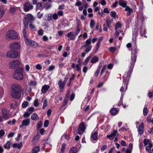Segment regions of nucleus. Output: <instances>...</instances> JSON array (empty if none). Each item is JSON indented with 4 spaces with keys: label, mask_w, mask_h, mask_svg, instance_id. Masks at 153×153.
Masks as SVG:
<instances>
[{
    "label": "nucleus",
    "mask_w": 153,
    "mask_h": 153,
    "mask_svg": "<svg viewBox=\"0 0 153 153\" xmlns=\"http://www.w3.org/2000/svg\"><path fill=\"white\" fill-rule=\"evenodd\" d=\"M119 4L120 5L123 7H127L126 3L123 0H120L119 1Z\"/></svg>",
    "instance_id": "bb28decb"
},
{
    "label": "nucleus",
    "mask_w": 153,
    "mask_h": 153,
    "mask_svg": "<svg viewBox=\"0 0 153 153\" xmlns=\"http://www.w3.org/2000/svg\"><path fill=\"white\" fill-rule=\"evenodd\" d=\"M23 70L22 68H19L16 70L14 74L13 75V77L16 79L21 80L23 78Z\"/></svg>",
    "instance_id": "7ed1b4c3"
},
{
    "label": "nucleus",
    "mask_w": 153,
    "mask_h": 153,
    "mask_svg": "<svg viewBox=\"0 0 153 153\" xmlns=\"http://www.w3.org/2000/svg\"><path fill=\"white\" fill-rule=\"evenodd\" d=\"M71 66L72 68L75 69L78 71H81V65L80 64H76L74 63H72Z\"/></svg>",
    "instance_id": "4468645a"
},
{
    "label": "nucleus",
    "mask_w": 153,
    "mask_h": 153,
    "mask_svg": "<svg viewBox=\"0 0 153 153\" xmlns=\"http://www.w3.org/2000/svg\"><path fill=\"white\" fill-rule=\"evenodd\" d=\"M43 4V3H38L36 5V7L38 9H41Z\"/></svg>",
    "instance_id": "bf43d9fd"
},
{
    "label": "nucleus",
    "mask_w": 153,
    "mask_h": 153,
    "mask_svg": "<svg viewBox=\"0 0 153 153\" xmlns=\"http://www.w3.org/2000/svg\"><path fill=\"white\" fill-rule=\"evenodd\" d=\"M116 14V13L115 11H112L111 12V16L112 17H114Z\"/></svg>",
    "instance_id": "338daca9"
},
{
    "label": "nucleus",
    "mask_w": 153,
    "mask_h": 153,
    "mask_svg": "<svg viewBox=\"0 0 153 153\" xmlns=\"http://www.w3.org/2000/svg\"><path fill=\"white\" fill-rule=\"evenodd\" d=\"M42 102L43 103L42 108L44 109L48 105L47 100L46 99H42Z\"/></svg>",
    "instance_id": "c85d7f7f"
},
{
    "label": "nucleus",
    "mask_w": 153,
    "mask_h": 153,
    "mask_svg": "<svg viewBox=\"0 0 153 153\" xmlns=\"http://www.w3.org/2000/svg\"><path fill=\"white\" fill-rule=\"evenodd\" d=\"M58 84L59 87L60 92H62L64 90V88L65 84L61 80L58 81Z\"/></svg>",
    "instance_id": "2eb2a0df"
},
{
    "label": "nucleus",
    "mask_w": 153,
    "mask_h": 153,
    "mask_svg": "<svg viewBox=\"0 0 153 153\" xmlns=\"http://www.w3.org/2000/svg\"><path fill=\"white\" fill-rule=\"evenodd\" d=\"M92 54H90L88 57L86 58L84 62V63L85 64L87 63L89 61L90 59L91 58L92 56Z\"/></svg>",
    "instance_id": "79ce46f5"
},
{
    "label": "nucleus",
    "mask_w": 153,
    "mask_h": 153,
    "mask_svg": "<svg viewBox=\"0 0 153 153\" xmlns=\"http://www.w3.org/2000/svg\"><path fill=\"white\" fill-rule=\"evenodd\" d=\"M21 86L18 84H14L11 86V96L14 98L19 99L21 96Z\"/></svg>",
    "instance_id": "f03ea898"
},
{
    "label": "nucleus",
    "mask_w": 153,
    "mask_h": 153,
    "mask_svg": "<svg viewBox=\"0 0 153 153\" xmlns=\"http://www.w3.org/2000/svg\"><path fill=\"white\" fill-rule=\"evenodd\" d=\"M98 61V58L97 56H95L93 57L91 61V62L92 63H95Z\"/></svg>",
    "instance_id": "2f4dec72"
},
{
    "label": "nucleus",
    "mask_w": 153,
    "mask_h": 153,
    "mask_svg": "<svg viewBox=\"0 0 153 153\" xmlns=\"http://www.w3.org/2000/svg\"><path fill=\"white\" fill-rule=\"evenodd\" d=\"M140 35L142 36H144V37H146L147 36L144 35L146 33V30L144 28L143 26H141V30L140 31Z\"/></svg>",
    "instance_id": "393cba45"
},
{
    "label": "nucleus",
    "mask_w": 153,
    "mask_h": 153,
    "mask_svg": "<svg viewBox=\"0 0 153 153\" xmlns=\"http://www.w3.org/2000/svg\"><path fill=\"white\" fill-rule=\"evenodd\" d=\"M31 118L33 120H39V117L38 116L37 114L35 113L31 115Z\"/></svg>",
    "instance_id": "412c9836"
},
{
    "label": "nucleus",
    "mask_w": 153,
    "mask_h": 153,
    "mask_svg": "<svg viewBox=\"0 0 153 153\" xmlns=\"http://www.w3.org/2000/svg\"><path fill=\"white\" fill-rule=\"evenodd\" d=\"M46 18L44 19V20L46 21H49L52 19V14L50 13L48 14V15L45 16Z\"/></svg>",
    "instance_id": "cd10ccee"
},
{
    "label": "nucleus",
    "mask_w": 153,
    "mask_h": 153,
    "mask_svg": "<svg viewBox=\"0 0 153 153\" xmlns=\"http://www.w3.org/2000/svg\"><path fill=\"white\" fill-rule=\"evenodd\" d=\"M38 33V35H39L42 36L43 34V30L42 29H41L39 30Z\"/></svg>",
    "instance_id": "69168bd1"
},
{
    "label": "nucleus",
    "mask_w": 153,
    "mask_h": 153,
    "mask_svg": "<svg viewBox=\"0 0 153 153\" xmlns=\"http://www.w3.org/2000/svg\"><path fill=\"white\" fill-rule=\"evenodd\" d=\"M50 88L49 85H45L42 87L41 91L43 94H45Z\"/></svg>",
    "instance_id": "a211bd4d"
},
{
    "label": "nucleus",
    "mask_w": 153,
    "mask_h": 153,
    "mask_svg": "<svg viewBox=\"0 0 153 153\" xmlns=\"http://www.w3.org/2000/svg\"><path fill=\"white\" fill-rule=\"evenodd\" d=\"M143 143L146 147V150L149 153H152L151 148L152 147V141L149 140L145 139Z\"/></svg>",
    "instance_id": "20e7f679"
},
{
    "label": "nucleus",
    "mask_w": 153,
    "mask_h": 153,
    "mask_svg": "<svg viewBox=\"0 0 153 153\" xmlns=\"http://www.w3.org/2000/svg\"><path fill=\"white\" fill-rule=\"evenodd\" d=\"M113 19H107L106 20V23L108 27H109L110 25L112 22Z\"/></svg>",
    "instance_id": "473e14b6"
},
{
    "label": "nucleus",
    "mask_w": 153,
    "mask_h": 153,
    "mask_svg": "<svg viewBox=\"0 0 153 153\" xmlns=\"http://www.w3.org/2000/svg\"><path fill=\"white\" fill-rule=\"evenodd\" d=\"M33 104L34 106L35 107H37L39 105V103H38V101L37 99H36L35 100Z\"/></svg>",
    "instance_id": "13d9d810"
},
{
    "label": "nucleus",
    "mask_w": 153,
    "mask_h": 153,
    "mask_svg": "<svg viewBox=\"0 0 153 153\" xmlns=\"http://www.w3.org/2000/svg\"><path fill=\"white\" fill-rule=\"evenodd\" d=\"M138 51V49L136 45L134 46L131 50V56L129 65L130 68L127 72H125L123 76V82L124 84L121 87L120 89V91L121 92V94H124V92L127 88V82L128 81L130 77L132 71L133 69L134 66L135 62L136 60V53Z\"/></svg>",
    "instance_id": "f257e3e1"
},
{
    "label": "nucleus",
    "mask_w": 153,
    "mask_h": 153,
    "mask_svg": "<svg viewBox=\"0 0 153 153\" xmlns=\"http://www.w3.org/2000/svg\"><path fill=\"white\" fill-rule=\"evenodd\" d=\"M4 14V10L0 8V19L1 18Z\"/></svg>",
    "instance_id": "49530a36"
},
{
    "label": "nucleus",
    "mask_w": 153,
    "mask_h": 153,
    "mask_svg": "<svg viewBox=\"0 0 153 153\" xmlns=\"http://www.w3.org/2000/svg\"><path fill=\"white\" fill-rule=\"evenodd\" d=\"M58 18V14L56 13H54L52 14V18L54 20H56Z\"/></svg>",
    "instance_id": "de8ad7c7"
},
{
    "label": "nucleus",
    "mask_w": 153,
    "mask_h": 153,
    "mask_svg": "<svg viewBox=\"0 0 153 153\" xmlns=\"http://www.w3.org/2000/svg\"><path fill=\"white\" fill-rule=\"evenodd\" d=\"M76 147L72 148L70 150L69 153H76Z\"/></svg>",
    "instance_id": "a19ab883"
},
{
    "label": "nucleus",
    "mask_w": 153,
    "mask_h": 153,
    "mask_svg": "<svg viewBox=\"0 0 153 153\" xmlns=\"http://www.w3.org/2000/svg\"><path fill=\"white\" fill-rule=\"evenodd\" d=\"M86 48L85 50V52L86 53H88L91 50V47H85Z\"/></svg>",
    "instance_id": "680f3d73"
},
{
    "label": "nucleus",
    "mask_w": 153,
    "mask_h": 153,
    "mask_svg": "<svg viewBox=\"0 0 153 153\" xmlns=\"http://www.w3.org/2000/svg\"><path fill=\"white\" fill-rule=\"evenodd\" d=\"M143 113L145 116H146L148 114V109L146 108H145L143 109Z\"/></svg>",
    "instance_id": "4d7b16f0"
},
{
    "label": "nucleus",
    "mask_w": 153,
    "mask_h": 153,
    "mask_svg": "<svg viewBox=\"0 0 153 153\" xmlns=\"http://www.w3.org/2000/svg\"><path fill=\"white\" fill-rule=\"evenodd\" d=\"M68 103V99L66 98H65L64 100V102L62 105L61 106V108H62L63 107L65 106Z\"/></svg>",
    "instance_id": "864d4df0"
},
{
    "label": "nucleus",
    "mask_w": 153,
    "mask_h": 153,
    "mask_svg": "<svg viewBox=\"0 0 153 153\" xmlns=\"http://www.w3.org/2000/svg\"><path fill=\"white\" fill-rule=\"evenodd\" d=\"M85 127L83 123H81L78 128V133L79 134H82L85 130Z\"/></svg>",
    "instance_id": "ddd939ff"
},
{
    "label": "nucleus",
    "mask_w": 153,
    "mask_h": 153,
    "mask_svg": "<svg viewBox=\"0 0 153 153\" xmlns=\"http://www.w3.org/2000/svg\"><path fill=\"white\" fill-rule=\"evenodd\" d=\"M30 115V114L26 111L25 113L23 115V116L24 118H26L29 117Z\"/></svg>",
    "instance_id": "3c124183"
},
{
    "label": "nucleus",
    "mask_w": 153,
    "mask_h": 153,
    "mask_svg": "<svg viewBox=\"0 0 153 153\" xmlns=\"http://www.w3.org/2000/svg\"><path fill=\"white\" fill-rule=\"evenodd\" d=\"M1 114L2 118L5 120H6L9 118L10 112L4 108H3L1 109Z\"/></svg>",
    "instance_id": "0eeeda50"
},
{
    "label": "nucleus",
    "mask_w": 153,
    "mask_h": 153,
    "mask_svg": "<svg viewBox=\"0 0 153 153\" xmlns=\"http://www.w3.org/2000/svg\"><path fill=\"white\" fill-rule=\"evenodd\" d=\"M16 7H12L10 8V12L11 13H13L16 11Z\"/></svg>",
    "instance_id": "052dcab7"
},
{
    "label": "nucleus",
    "mask_w": 153,
    "mask_h": 153,
    "mask_svg": "<svg viewBox=\"0 0 153 153\" xmlns=\"http://www.w3.org/2000/svg\"><path fill=\"white\" fill-rule=\"evenodd\" d=\"M34 20V18L30 14H28L23 20L24 27H27L29 22H31Z\"/></svg>",
    "instance_id": "39448f33"
},
{
    "label": "nucleus",
    "mask_w": 153,
    "mask_h": 153,
    "mask_svg": "<svg viewBox=\"0 0 153 153\" xmlns=\"http://www.w3.org/2000/svg\"><path fill=\"white\" fill-rule=\"evenodd\" d=\"M109 73L107 71L106 72L105 74L103 77V79L104 81H105L107 80L108 77L109 75Z\"/></svg>",
    "instance_id": "c9c22d12"
},
{
    "label": "nucleus",
    "mask_w": 153,
    "mask_h": 153,
    "mask_svg": "<svg viewBox=\"0 0 153 153\" xmlns=\"http://www.w3.org/2000/svg\"><path fill=\"white\" fill-rule=\"evenodd\" d=\"M144 128V123H141L139 125L138 128V131L139 133L141 135L143 133Z\"/></svg>",
    "instance_id": "aec40b11"
},
{
    "label": "nucleus",
    "mask_w": 153,
    "mask_h": 153,
    "mask_svg": "<svg viewBox=\"0 0 153 153\" xmlns=\"http://www.w3.org/2000/svg\"><path fill=\"white\" fill-rule=\"evenodd\" d=\"M30 29L33 30H35V26L32 24H30L29 25Z\"/></svg>",
    "instance_id": "8fccbe9b"
},
{
    "label": "nucleus",
    "mask_w": 153,
    "mask_h": 153,
    "mask_svg": "<svg viewBox=\"0 0 153 153\" xmlns=\"http://www.w3.org/2000/svg\"><path fill=\"white\" fill-rule=\"evenodd\" d=\"M28 105V102L27 101H25L23 102L22 104V107L24 108H26Z\"/></svg>",
    "instance_id": "5fc2aeb1"
},
{
    "label": "nucleus",
    "mask_w": 153,
    "mask_h": 153,
    "mask_svg": "<svg viewBox=\"0 0 153 153\" xmlns=\"http://www.w3.org/2000/svg\"><path fill=\"white\" fill-rule=\"evenodd\" d=\"M19 53L16 51H10L7 53V56L8 58H15L17 57Z\"/></svg>",
    "instance_id": "1a4fd4ad"
},
{
    "label": "nucleus",
    "mask_w": 153,
    "mask_h": 153,
    "mask_svg": "<svg viewBox=\"0 0 153 153\" xmlns=\"http://www.w3.org/2000/svg\"><path fill=\"white\" fill-rule=\"evenodd\" d=\"M107 148V146L106 145H103L101 149V152H103Z\"/></svg>",
    "instance_id": "0e129e2a"
},
{
    "label": "nucleus",
    "mask_w": 153,
    "mask_h": 153,
    "mask_svg": "<svg viewBox=\"0 0 153 153\" xmlns=\"http://www.w3.org/2000/svg\"><path fill=\"white\" fill-rule=\"evenodd\" d=\"M55 68V66L54 65L50 66L49 67L48 70L51 71L53 70Z\"/></svg>",
    "instance_id": "774afa93"
},
{
    "label": "nucleus",
    "mask_w": 153,
    "mask_h": 153,
    "mask_svg": "<svg viewBox=\"0 0 153 153\" xmlns=\"http://www.w3.org/2000/svg\"><path fill=\"white\" fill-rule=\"evenodd\" d=\"M7 37L11 39H15L18 37V35L17 33L12 30H10L8 31L7 33Z\"/></svg>",
    "instance_id": "423d86ee"
},
{
    "label": "nucleus",
    "mask_w": 153,
    "mask_h": 153,
    "mask_svg": "<svg viewBox=\"0 0 153 153\" xmlns=\"http://www.w3.org/2000/svg\"><path fill=\"white\" fill-rule=\"evenodd\" d=\"M25 43L27 45L30 46L34 48L36 47L37 45L36 42L28 39L27 38L25 39Z\"/></svg>",
    "instance_id": "9d476101"
},
{
    "label": "nucleus",
    "mask_w": 153,
    "mask_h": 153,
    "mask_svg": "<svg viewBox=\"0 0 153 153\" xmlns=\"http://www.w3.org/2000/svg\"><path fill=\"white\" fill-rule=\"evenodd\" d=\"M42 125V122L41 121H39L36 127L37 129H40V128L41 127Z\"/></svg>",
    "instance_id": "c03bdc74"
},
{
    "label": "nucleus",
    "mask_w": 153,
    "mask_h": 153,
    "mask_svg": "<svg viewBox=\"0 0 153 153\" xmlns=\"http://www.w3.org/2000/svg\"><path fill=\"white\" fill-rule=\"evenodd\" d=\"M122 24L120 22H117L115 27V30H117L118 29L120 28L122 26Z\"/></svg>",
    "instance_id": "58836bf2"
},
{
    "label": "nucleus",
    "mask_w": 153,
    "mask_h": 153,
    "mask_svg": "<svg viewBox=\"0 0 153 153\" xmlns=\"http://www.w3.org/2000/svg\"><path fill=\"white\" fill-rule=\"evenodd\" d=\"M30 121L29 119H27L23 120L22 122V125L20 126L21 127L22 126H28L30 124Z\"/></svg>",
    "instance_id": "6ab92c4d"
},
{
    "label": "nucleus",
    "mask_w": 153,
    "mask_h": 153,
    "mask_svg": "<svg viewBox=\"0 0 153 153\" xmlns=\"http://www.w3.org/2000/svg\"><path fill=\"white\" fill-rule=\"evenodd\" d=\"M124 96V94L122 93L120 98V100L118 104V106H120L122 104V100Z\"/></svg>",
    "instance_id": "37998d69"
},
{
    "label": "nucleus",
    "mask_w": 153,
    "mask_h": 153,
    "mask_svg": "<svg viewBox=\"0 0 153 153\" xmlns=\"http://www.w3.org/2000/svg\"><path fill=\"white\" fill-rule=\"evenodd\" d=\"M80 29L79 26H77L76 30V32L75 33L77 35L79 32Z\"/></svg>",
    "instance_id": "e2e57ef3"
},
{
    "label": "nucleus",
    "mask_w": 153,
    "mask_h": 153,
    "mask_svg": "<svg viewBox=\"0 0 153 153\" xmlns=\"http://www.w3.org/2000/svg\"><path fill=\"white\" fill-rule=\"evenodd\" d=\"M97 132H92L91 137V140L94 143V141H95L97 140Z\"/></svg>",
    "instance_id": "dca6fc26"
},
{
    "label": "nucleus",
    "mask_w": 153,
    "mask_h": 153,
    "mask_svg": "<svg viewBox=\"0 0 153 153\" xmlns=\"http://www.w3.org/2000/svg\"><path fill=\"white\" fill-rule=\"evenodd\" d=\"M22 146V143L20 142L19 143H15L13 145V147L14 148H17L19 149Z\"/></svg>",
    "instance_id": "a878e982"
},
{
    "label": "nucleus",
    "mask_w": 153,
    "mask_h": 153,
    "mask_svg": "<svg viewBox=\"0 0 153 153\" xmlns=\"http://www.w3.org/2000/svg\"><path fill=\"white\" fill-rule=\"evenodd\" d=\"M82 4V2L79 0H76V2L75 4V5L79 7Z\"/></svg>",
    "instance_id": "a18cd8bd"
},
{
    "label": "nucleus",
    "mask_w": 153,
    "mask_h": 153,
    "mask_svg": "<svg viewBox=\"0 0 153 153\" xmlns=\"http://www.w3.org/2000/svg\"><path fill=\"white\" fill-rule=\"evenodd\" d=\"M91 38L87 40L85 42L84 45L83 46L84 47H91Z\"/></svg>",
    "instance_id": "4be33fe9"
},
{
    "label": "nucleus",
    "mask_w": 153,
    "mask_h": 153,
    "mask_svg": "<svg viewBox=\"0 0 153 153\" xmlns=\"http://www.w3.org/2000/svg\"><path fill=\"white\" fill-rule=\"evenodd\" d=\"M111 114L113 115H115L118 113V111L116 108H112L110 110Z\"/></svg>",
    "instance_id": "c756f323"
},
{
    "label": "nucleus",
    "mask_w": 153,
    "mask_h": 153,
    "mask_svg": "<svg viewBox=\"0 0 153 153\" xmlns=\"http://www.w3.org/2000/svg\"><path fill=\"white\" fill-rule=\"evenodd\" d=\"M95 25V22L94 19L91 20L90 21V27L92 29L93 28Z\"/></svg>",
    "instance_id": "ea45409f"
},
{
    "label": "nucleus",
    "mask_w": 153,
    "mask_h": 153,
    "mask_svg": "<svg viewBox=\"0 0 153 153\" xmlns=\"http://www.w3.org/2000/svg\"><path fill=\"white\" fill-rule=\"evenodd\" d=\"M117 130H114L112 133L107 136V137L110 138L113 137H114L117 134Z\"/></svg>",
    "instance_id": "b1692460"
},
{
    "label": "nucleus",
    "mask_w": 153,
    "mask_h": 153,
    "mask_svg": "<svg viewBox=\"0 0 153 153\" xmlns=\"http://www.w3.org/2000/svg\"><path fill=\"white\" fill-rule=\"evenodd\" d=\"M66 36L68 37H70L71 40H74L75 39L77 35L75 33L72 32H71L68 33Z\"/></svg>",
    "instance_id": "f3484780"
},
{
    "label": "nucleus",
    "mask_w": 153,
    "mask_h": 153,
    "mask_svg": "<svg viewBox=\"0 0 153 153\" xmlns=\"http://www.w3.org/2000/svg\"><path fill=\"white\" fill-rule=\"evenodd\" d=\"M125 10L126 11H128L127 13V16L130 15L133 11L132 9L128 6L126 7Z\"/></svg>",
    "instance_id": "5701e85b"
},
{
    "label": "nucleus",
    "mask_w": 153,
    "mask_h": 153,
    "mask_svg": "<svg viewBox=\"0 0 153 153\" xmlns=\"http://www.w3.org/2000/svg\"><path fill=\"white\" fill-rule=\"evenodd\" d=\"M34 109V107H31L27 108L26 111L31 114L33 112Z\"/></svg>",
    "instance_id": "4c0bfd02"
},
{
    "label": "nucleus",
    "mask_w": 153,
    "mask_h": 153,
    "mask_svg": "<svg viewBox=\"0 0 153 153\" xmlns=\"http://www.w3.org/2000/svg\"><path fill=\"white\" fill-rule=\"evenodd\" d=\"M11 144V142L10 141H8L4 144V147L7 149H9L10 147V145Z\"/></svg>",
    "instance_id": "7c9ffc66"
},
{
    "label": "nucleus",
    "mask_w": 153,
    "mask_h": 153,
    "mask_svg": "<svg viewBox=\"0 0 153 153\" xmlns=\"http://www.w3.org/2000/svg\"><path fill=\"white\" fill-rule=\"evenodd\" d=\"M5 134L4 131L1 129L0 131V138H1Z\"/></svg>",
    "instance_id": "603ef678"
},
{
    "label": "nucleus",
    "mask_w": 153,
    "mask_h": 153,
    "mask_svg": "<svg viewBox=\"0 0 153 153\" xmlns=\"http://www.w3.org/2000/svg\"><path fill=\"white\" fill-rule=\"evenodd\" d=\"M65 145L64 143H63L62 144V146H61V152H60V153H61V152H62V153H63L64 152V149L65 148Z\"/></svg>",
    "instance_id": "09e8293b"
},
{
    "label": "nucleus",
    "mask_w": 153,
    "mask_h": 153,
    "mask_svg": "<svg viewBox=\"0 0 153 153\" xmlns=\"http://www.w3.org/2000/svg\"><path fill=\"white\" fill-rule=\"evenodd\" d=\"M29 84V85L30 86H34L36 85L37 82L35 80H31Z\"/></svg>",
    "instance_id": "72a5a7b5"
},
{
    "label": "nucleus",
    "mask_w": 153,
    "mask_h": 153,
    "mask_svg": "<svg viewBox=\"0 0 153 153\" xmlns=\"http://www.w3.org/2000/svg\"><path fill=\"white\" fill-rule=\"evenodd\" d=\"M24 10L25 12H27L33 9V6L31 3L28 1L25 3L23 5Z\"/></svg>",
    "instance_id": "9b49d317"
},
{
    "label": "nucleus",
    "mask_w": 153,
    "mask_h": 153,
    "mask_svg": "<svg viewBox=\"0 0 153 153\" xmlns=\"http://www.w3.org/2000/svg\"><path fill=\"white\" fill-rule=\"evenodd\" d=\"M20 63L21 62L19 60H13L9 63V67L12 69H14L15 68L19 66Z\"/></svg>",
    "instance_id": "6e6552de"
},
{
    "label": "nucleus",
    "mask_w": 153,
    "mask_h": 153,
    "mask_svg": "<svg viewBox=\"0 0 153 153\" xmlns=\"http://www.w3.org/2000/svg\"><path fill=\"white\" fill-rule=\"evenodd\" d=\"M24 27L25 28L22 30V33L24 39H25L27 38V31L26 30V29L27 28V27Z\"/></svg>",
    "instance_id": "f704fd0d"
},
{
    "label": "nucleus",
    "mask_w": 153,
    "mask_h": 153,
    "mask_svg": "<svg viewBox=\"0 0 153 153\" xmlns=\"http://www.w3.org/2000/svg\"><path fill=\"white\" fill-rule=\"evenodd\" d=\"M40 150L38 146L34 147L32 150L33 153H37Z\"/></svg>",
    "instance_id": "e433bc0d"
},
{
    "label": "nucleus",
    "mask_w": 153,
    "mask_h": 153,
    "mask_svg": "<svg viewBox=\"0 0 153 153\" xmlns=\"http://www.w3.org/2000/svg\"><path fill=\"white\" fill-rule=\"evenodd\" d=\"M116 50V48L114 47H111L109 48V51L112 53L114 52Z\"/></svg>",
    "instance_id": "6e6d98bb"
},
{
    "label": "nucleus",
    "mask_w": 153,
    "mask_h": 153,
    "mask_svg": "<svg viewBox=\"0 0 153 153\" xmlns=\"http://www.w3.org/2000/svg\"><path fill=\"white\" fill-rule=\"evenodd\" d=\"M9 47L12 49L16 50L19 49L20 48V46L18 42H13L10 44Z\"/></svg>",
    "instance_id": "f8f14e48"
}]
</instances>
